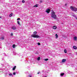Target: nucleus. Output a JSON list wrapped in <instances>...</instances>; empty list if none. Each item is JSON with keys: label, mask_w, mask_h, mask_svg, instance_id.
<instances>
[{"label": "nucleus", "mask_w": 77, "mask_h": 77, "mask_svg": "<svg viewBox=\"0 0 77 77\" xmlns=\"http://www.w3.org/2000/svg\"><path fill=\"white\" fill-rule=\"evenodd\" d=\"M12 29L13 30H15L17 29V27L15 26H14L11 27Z\"/></svg>", "instance_id": "5"}, {"label": "nucleus", "mask_w": 77, "mask_h": 77, "mask_svg": "<svg viewBox=\"0 0 77 77\" xmlns=\"http://www.w3.org/2000/svg\"><path fill=\"white\" fill-rule=\"evenodd\" d=\"M37 60H40V57H38L37 58Z\"/></svg>", "instance_id": "18"}, {"label": "nucleus", "mask_w": 77, "mask_h": 77, "mask_svg": "<svg viewBox=\"0 0 77 77\" xmlns=\"http://www.w3.org/2000/svg\"><path fill=\"white\" fill-rule=\"evenodd\" d=\"M4 38H5V37H2L0 38V39H1V40H3Z\"/></svg>", "instance_id": "9"}, {"label": "nucleus", "mask_w": 77, "mask_h": 77, "mask_svg": "<svg viewBox=\"0 0 77 77\" xmlns=\"http://www.w3.org/2000/svg\"><path fill=\"white\" fill-rule=\"evenodd\" d=\"M64 75V73H62V72H61L60 73V75L61 77V76H63V75Z\"/></svg>", "instance_id": "7"}, {"label": "nucleus", "mask_w": 77, "mask_h": 77, "mask_svg": "<svg viewBox=\"0 0 77 77\" xmlns=\"http://www.w3.org/2000/svg\"><path fill=\"white\" fill-rule=\"evenodd\" d=\"M33 33H34L33 34L31 35L32 37H33V38H41L40 36L36 35V34L37 33V32L35 31Z\"/></svg>", "instance_id": "1"}, {"label": "nucleus", "mask_w": 77, "mask_h": 77, "mask_svg": "<svg viewBox=\"0 0 77 77\" xmlns=\"http://www.w3.org/2000/svg\"><path fill=\"white\" fill-rule=\"evenodd\" d=\"M32 75H29V77H32Z\"/></svg>", "instance_id": "29"}, {"label": "nucleus", "mask_w": 77, "mask_h": 77, "mask_svg": "<svg viewBox=\"0 0 77 77\" xmlns=\"http://www.w3.org/2000/svg\"><path fill=\"white\" fill-rule=\"evenodd\" d=\"M74 40H77V37L76 36H75L74 37Z\"/></svg>", "instance_id": "13"}, {"label": "nucleus", "mask_w": 77, "mask_h": 77, "mask_svg": "<svg viewBox=\"0 0 77 77\" xmlns=\"http://www.w3.org/2000/svg\"><path fill=\"white\" fill-rule=\"evenodd\" d=\"M70 9L72 11H74V12L77 11V8L75 7L72 6L70 7Z\"/></svg>", "instance_id": "3"}, {"label": "nucleus", "mask_w": 77, "mask_h": 77, "mask_svg": "<svg viewBox=\"0 0 77 77\" xmlns=\"http://www.w3.org/2000/svg\"><path fill=\"white\" fill-rule=\"evenodd\" d=\"M13 48H15V45H13Z\"/></svg>", "instance_id": "20"}, {"label": "nucleus", "mask_w": 77, "mask_h": 77, "mask_svg": "<svg viewBox=\"0 0 77 77\" xmlns=\"http://www.w3.org/2000/svg\"><path fill=\"white\" fill-rule=\"evenodd\" d=\"M46 12H47L48 14H49L50 12V9H48L46 10L45 11Z\"/></svg>", "instance_id": "4"}, {"label": "nucleus", "mask_w": 77, "mask_h": 77, "mask_svg": "<svg viewBox=\"0 0 77 77\" xmlns=\"http://www.w3.org/2000/svg\"><path fill=\"white\" fill-rule=\"evenodd\" d=\"M64 52L65 53H67V51L66 49H64Z\"/></svg>", "instance_id": "12"}, {"label": "nucleus", "mask_w": 77, "mask_h": 77, "mask_svg": "<svg viewBox=\"0 0 77 77\" xmlns=\"http://www.w3.org/2000/svg\"><path fill=\"white\" fill-rule=\"evenodd\" d=\"M66 4L65 5V6H66Z\"/></svg>", "instance_id": "31"}, {"label": "nucleus", "mask_w": 77, "mask_h": 77, "mask_svg": "<svg viewBox=\"0 0 77 77\" xmlns=\"http://www.w3.org/2000/svg\"><path fill=\"white\" fill-rule=\"evenodd\" d=\"M48 60V59H44V60H45V61H47V60Z\"/></svg>", "instance_id": "17"}, {"label": "nucleus", "mask_w": 77, "mask_h": 77, "mask_svg": "<svg viewBox=\"0 0 77 77\" xmlns=\"http://www.w3.org/2000/svg\"><path fill=\"white\" fill-rule=\"evenodd\" d=\"M38 45H41L40 44V43H38Z\"/></svg>", "instance_id": "25"}, {"label": "nucleus", "mask_w": 77, "mask_h": 77, "mask_svg": "<svg viewBox=\"0 0 77 77\" xmlns=\"http://www.w3.org/2000/svg\"><path fill=\"white\" fill-rule=\"evenodd\" d=\"M74 49H77V47L75 46H74L73 47Z\"/></svg>", "instance_id": "14"}, {"label": "nucleus", "mask_w": 77, "mask_h": 77, "mask_svg": "<svg viewBox=\"0 0 77 77\" xmlns=\"http://www.w3.org/2000/svg\"><path fill=\"white\" fill-rule=\"evenodd\" d=\"M12 14H10V15H9V17H12Z\"/></svg>", "instance_id": "24"}, {"label": "nucleus", "mask_w": 77, "mask_h": 77, "mask_svg": "<svg viewBox=\"0 0 77 77\" xmlns=\"http://www.w3.org/2000/svg\"><path fill=\"white\" fill-rule=\"evenodd\" d=\"M9 75L10 76H11V75L13 76V75L12 73H10L9 74Z\"/></svg>", "instance_id": "15"}, {"label": "nucleus", "mask_w": 77, "mask_h": 77, "mask_svg": "<svg viewBox=\"0 0 77 77\" xmlns=\"http://www.w3.org/2000/svg\"><path fill=\"white\" fill-rule=\"evenodd\" d=\"M76 19H77V17H76Z\"/></svg>", "instance_id": "32"}, {"label": "nucleus", "mask_w": 77, "mask_h": 77, "mask_svg": "<svg viewBox=\"0 0 77 77\" xmlns=\"http://www.w3.org/2000/svg\"><path fill=\"white\" fill-rule=\"evenodd\" d=\"M55 13L54 11H52L51 13V17L54 19H56L57 18V16L55 14Z\"/></svg>", "instance_id": "2"}, {"label": "nucleus", "mask_w": 77, "mask_h": 77, "mask_svg": "<svg viewBox=\"0 0 77 77\" xmlns=\"http://www.w3.org/2000/svg\"><path fill=\"white\" fill-rule=\"evenodd\" d=\"M16 74V73H15V72H13V75H15Z\"/></svg>", "instance_id": "22"}, {"label": "nucleus", "mask_w": 77, "mask_h": 77, "mask_svg": "<svg viewBox=\"0 0 77 77\" xmlns=\"http://www.w3.org/2000/svg\"><path fill=\"white\" fill-rule=\"evenodd\" d=\"M22 3H25V1H24V0H23L22 1Z\"/></svg>", "instance_id": "23"}, {"label": "nucleus", "mask_w": 77, "mask_h": 77, "mask_svg": "<svg viewBox=\"0 0 77 77\" xmlns=\"http://www.w3.org/2000/svg\"><path fill=\"white\" fill-rule=\"evenodd\" d=\"M45 77H47V76H46Z\"/></svg>", "instance_id": "33"}, {"label": "nucleus", "mask_w": 77, "mask_h": 77, "mask_svg": "<svg viewBox=\"0 0 77 77\" xmlns=\"http://www.w3.org/2000/svg\"><path fill=\"white\" fill-rule=\"evenodd\" d=\"M72 16L73 17H76V16L75 15H72Z\"/></svg>", "instance_id": "21"}, {"label": "nucleus", "mask_w": 77, "mask_h": 77, "mask_svg": "<svg viewBox=\"0 0 77 77\" xmlns=\"http://www.w3.org/2000/svg\"><path fill=\"white\" fill-rule=\"evenodd\" d=\"M17 23L18 24H19V25H20V22H19L18 21H17Z\"/></svg>", "instance_id": "19"}, {"label": "nucleus", "mask_w": 77, "mask_h": 77, "mask_svg": "<svg viewBox=\"0 0 77 77\" xmlns=\"http://www.w3.org/2000/svg\"><path fill=\"white\" fill-rule=\"evenodd\" d=\"M16 66H14V67L13 68V71H14L15 69H16Z\"/></svg>", "instance_id": "11"}, {"label": "nucleus", "mask_w": 77, "mask_h": 77, "mask_svg": "<svg viewBox=\"0 0 77 77\" xmlns=\"http://www.w3.org/2000/svg\"><path fill=\"white\" fill-rule=\"evenodd\" d=\"M11 36H13V33H11Z\"/></svg>", "instance_id": "27"}, {"label": "nucleus", "mask_w": 77, "mask_h": 77, "mask_svg": "<svg viewBox=\"0 0 77 77\" xmlns=\"http://www.w3.org/2000/svg\"><path fill=\"white\" fill-rule=\"evenodd\" d=\"M1 18V17H0V18Z\"/></svg>", "instance_id": "34"}, {"label": "nucleus", "mask_w": 77, "mask_h": 77, "mask_svg": "<svg viewBox=\"0 0 77 77\" xmlns=\"http://www.w3.org/2000/svg\"><path fill=\"white\" fill-rule=\"evenodd\" d=\"M55 36H56L55 38L56 39H57V38H58V35H57V34H55Z\"/></svg>", "instance_id": "10"}, {"label": "nucleus", "mask_w": 77, "mask_h": 77, "mask_svg": "<svg viewBox=\"0 0 77 77\" xmlns=\"http://www.w3.org/2000/svg\"><path fill=\"white\" fill-rule=\"evenodd\" d=\"M37 74H40V72H38L37 73Z\"/></svg>", "instance_id": "30"}, {"label": "nucleus", "mask_w": 77, "mask_h": 77, "mask_svg": "<svg viewBox=\"0 0 77 77\" xmlns=\"http://www.w3.org/2000/svg\"><path fill=\"white\" fill-rule=\"evenodd\" d=\"M66 62V59H63L62 60V62Z\"/></svg>", "instance_id": "8"}, {"label": "nucleus", "mask_w": 77, "mask_h": 77, "mask_svg": "<svg viewBox=\"0 0 77 77\" xmlns=\"http://www.w3.org/2000/svg\"><path fill=\"white\" fill-rule=\"evenodd\" d=\"M20 20V18H18L17 19V20Z\"/></svg>", "instance_id": "26"}, {"label": "nucleus", "mask_w": 77, "mask_h": 77, "mask_svg": "<svg viewBox=\"0 0 77 77\" xmlns=\"http://www.w3.org/2000/svg\"><path fill=\"white\" fill-rule=\"evenodd\" d=\"M34 8H35V7L36 8H37L38 7V5H35V6H33Z\"/></svg>", "instance_id": "16"}, {"label": "nucleus", "mask_w": 77, "mask_h": 77, "mask_svg": "<svg viewBox=\"0 0 77 77\" xmlns=\"http://www.w3.org/2000/svg\"><path fill=\"white\" fill-rule=\"evenodd\" d=\"M56 28H57V27H56V26H53V29H56Z\"/></svg>", "instance_id": "6"}, {"label": "nucleus", "mask_w": 77, "mask_h": 77, "mask_svg": "<svg viewBox=\"0 0 77 77\" xmlns=\"http://www.w3.org/2000/svg\"><path fill=\"white\" fill-rule=\"evenodd\" d=\"M42 1H40V3H42Z\"/></svg>", "instance_id": "28"}]
</instances>
